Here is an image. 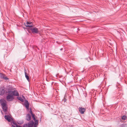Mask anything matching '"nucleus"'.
<instances>
[{
    "label": "nucleus",
    "instance_id": "nucleus-19",
    "mask_svg": "<svg viewBox=\"0 0 127 127\" xmlns=\"http://www.w3.org/2000/svg\"><path fill=\"white\" fill-rule=\"evenodd\" d=\"M32 24V23L31 22H27V25H28V24H29V25H31V24Z\"/></svg>",
    "mask_w": 127,
    "mask_h": 127
},
{
    "label": "nucleus",
    "instance_id": "nucleus-5",
    "mask_svg": "<svg viewBox=\"0 0 127 127\" xmlns=\"http://www.w3.org/2000/svg\"><path fill=\"white\" fill-rule=\"evenodd\" d=\"M8 93H11L12 95H13V96H18L19 95V93H18L17 90H14L13 91H9L8 92Z\"/></svg>",
    "mask_w": 127,
    "mask_h": 127
},
{
    "label": "nucleus",
    "instance_id": "nucleus-21",
    "mask_svg": "<svg viewBox=\"0 0 127 127\" xmlns=\"http://www.w3.org/2000/svg\"><path fill=\"white\" fill-rule=\"evenodd\" d=\"M56 42L58 44H61V43H62L61 42H59V41H57Z\"/></svg>",
    "mask_w": 127,
    "mask_h": 127
},
{
    "label": "nucleus",
    "instance_id": "nucleus-2",
    "mask_svg": "<svg viewBox=\"0 0 127 127\" xmlns=\"http://www.w3.org/2000/svg\"><path fill=\"white\" fill-rule=\"evenodd\" d=\"M0 103L2 106V107L3 111L4 112H6L7 110V107L6 104V101L3 99H0Z\"/></svg>",
    "mask_w": 127,
    "mask_h": 127
},
{
    "label": "nucleus",
    "instance_id": "nucleus-26",
    "mask_svg": "<svg viewBox=\"0 0 127 127\" xmlns=\"http://www.w3.org/2000/svg\"><path fill=\"white\" fill-rule=\"evenodd\" d=\"M1 113H2V111H1Z\"/></svg>",
    "mask_w": 127,
    "mask_h": 127
},
{
    "label": "nucleus",
    "instance_id": "nucleus-14",
    "mask_svg": "<svg viewBox=\"0 0 127 127\" xmlns=\"http://www.w3.org/2000/svg\"><path fill=\"white\" fill-rule=\"evenodd\" d=\"M17 122L18 124L21 125L24 122L23 120H22L21 121H18Z\"/></svg>",
    "mask_w": 127,
    "mask_h": 127
},
{
    "label": "nucleus",
    "instance_id": "nucleus-7",
    "mask_svg": "<svg viewBox=\"0 0 127 127\" xmlns=\"http://www.w3.org/2000/svg\"><path fill=\"white\" fill-rule=\"evenodd\" d=\"M79 112L82 114H83L86 110L85 108L79 107Z\"/></svg>",
    "mask_w": 127,
    "mask_h": 127
},
{
    "label": "nucleus",
    "instance_id": "nucleus-20",
    "mask_svg": "<svg viewBox=\"0 0 127 127\" xmlns=\"http://www.w3.org/2000/svg\"><path fill=\"white\" fill-rule=\"evenodd\" d=\"M30 113L31 114V115H32V114H33L32 113V110H31V109H30Z\"/></svg>",
    "mask_w": 127,
    "mask_h": 127
},
{
    "label": "nucleus",
    "instance_id": "nucleus-18",
    "mask_svg": "<svg viewBox=\"0 0 127 127\" xmlns=\"http://www.w3.org/2000/svg\"><path fill=\"white\" fill-rule=\"evenodd\" d=\"M25 26L26 27H30V28L31 27H33V26H32V25H25Z\"/></svg>",
    "mask_w": 127,
    "mask_h": 127
},
{
    "label": "nucleus",
    "instance_id": "nucleus-23",
    "mask_svg": "<svg viewBox=\"0 0 127 127\" xmlns=\"http://www.w3.org/2000/svg\"><path fill=\"white\" fill-rule=\"evenodd\" d=\"M64 102H65V101H66V99H64Z\"/></svg>",
    "mask_w": 127,
    "mask_h": 127
},
{
    "label": "nucleus",
    "instance_id": "nucleus-4",
    "mask_svg": "<svg viewBox=\"0 0 127 127\" xmlns=\"http://www.w3.org/2000/svg\"><path fill=\"white\" fill-rule=\"evenodd\" d=\"M32 33L38 34L40 33V31L38 30V29L36 27L29 29Z\"/></svg>",
    "mask_w": 127,
    "mask_h": 127
},
{
    "label": "nucleus",
    "instance_id": "nucleus-22",
    "mask_svg": "<svg viewBox=\"0 0 127 127\" xmlns=\"http://www.w3.org/2000/svg\"><path fill=\"white\" fill-rule=\"evenodd\" d=\"M37 125H34L33 127H37Z\"/></svg>",
    "mask_w": 127,
    "mask_h": 127
},
{
    "label": "nucleus",
    "instance_id": "nucleus-10",
    "mask_svg": "<svg viewBox=\"0 0 127 127\" xmlns=\"http://www.w3.org/2000/svg\"><path fill=\"white\" fill-rule=\"evenodd\" d=\"M5 90L3 88H0V95H3L5 93Z\"/></svg>",
    "mask_w": 127,
    "mask_h": 127
},
{
    "label": "nucleus",
    "instance_id": "nucleus-8",
    "mask_svg": "<svg viewBox=\"0 0 127 127\" xmlns=\"http://www.w3.org/2000/svg\"><path fill=\"white\" fill-rule=\"evenodd\" d=\"M31 116L30 114H27L25 117V119L27 121H29L31 120Z\"/></svg>",
    "mask_w": 127,
    "mask_h": 127
},
{
    "label": "nucleus",
    "instance_id": "nucleus-17",
    "mask_svg": "<svg viewBox=\"0 0 127 127\" xmlns=\"http://www.w3.org/2000/svg\"><path fill=\"white\" fill-rule=\"evenodd\" d=\"M32 116V117L33 118V120H36V119L35 118V115L33 114L32 115H31Z\"/></svg>",
    "mask_w": 127,
    "mask_h": 127
},
{
    "label": "nucleus",
    "instance_id": "nucleus-1",
    "mask_svg": "<svg viewBox=\"0 0 127 127\" xmlns=\"http://www.w3.org/2000/svg\"><path fill=\"white\" fill-rule=\"evenodd\" d=\"M12 127H15L12 125V124L15 125L16 127H22L19 125H18L15 122L12 121L11 123ZM34 124V122L33 121H31L29 122L28 123H26L24 124L23 127H32Z\"/></svg>",
    "mask_w": 127,
    "mask_h": 127
},
{
    "label": "nucleus",
    "instance_id": "nucleus-15",
    "mask_svg": "<svg viewBox=\"0 0 127 127\" xmlns=\"http://www.w3.org/2000/svg\"><path fill=\"white\" fill-rule=\"evenodd\" d=\"M127 118V117L125 115H123L122 118V119L124 120H126Z\"/></svg>",
    "mask_w": 127,
    "mask_h": 127
},
{
    "label": "nucleus",
    "instance_id": "nucleus-12",
    "mask_svg": "<svg viewBox=\"0 0 127 127\" xmlns=\"http://www.w3.org/2000/svg\"><path fill=\"white\" fill-rule=\"evenodd\" d=\"M25 105L27 109H29V103L28 100H25Z\"/></svg>",
    "mask_w": 127,
    "mask_h": 127
},
{
    "label": "nucleus",
    "instance_id": "nucleus-13",
    "mask_svg": "<svg viewBox=\"0 0 127 127\" xmlns=\"http://www.w3.org/2000/svg\"><path fill=\"white\" fill-rule=\"evenodd\" d=\"M17 98L19 100H20L22 102H23L24 101V100L23 99H22L21 97H20V96L17 97Z\"/></svg>",
    "mask_w": 127,
    "mask_h": 127
},
{
    "label": "nucleus",
    "instance_id": "nucleus-3",
    "mask_svg": "<svg viewBox=\"0 0 127 127\" xmlns=\"http://www.w3.org/2000/svg\"><path fill=\"white\" fill-rule=\"evenodd\" d=\"M8 93L6 97V100L8 101H12L14 99V98L11 93Z\"/></svg>",
    "mask_w": 127,
    "mask_h": 127
},
{
    "label": "nucleus",
    "instance_id": "nucleus-24",
    "mask_svg": "<svg viewBox=\"0 0 127 127\" xmlns=\"http://www.w3.org/2000/svg\"><path fill=\"white\" fill-rule=\"evenodd\" d=\"M69 54H68L67 56H69V57L70 56V57H71V56H70V55H69Z\"/></svg>",
    "mask_w": 127,
    "mask_h": 127
},
{
    "label": "nucleus",
    "instance_id": "nucleus-16",
    "mask_svg": "<svg viewBox=\"0 0 127 127\" xmlns=\"http://www.w3.org/2000/svg\"><path fill=\"white\" fill-rule=\"evenodd\" d=\"M34 125H38V120H36V119L35 120H34Z\"/></svg>",
    "mask_w": 127,
    "mask_h": 127
},
{
    "label": "nucleus",
    "instance_id": "nucleus-9",
    "mask_svg": "<svg viewBox=\"0 0 127 127\" xmlns=\"http://www.w3.org/2000/svg\"><path fill=\"white\" fill-rule=\"evenodd\" d=\"M4 118L5 119L10 122L12 120V119L8 115H5Z\"/></svg>",
    "mask_w": 127,
    "mask_h": 127
},
{
    "label": "nucleus",
    "instance_id": "nucleus-6",
    "mask_svg": "<svg viewBox=\"0 0 127 127\" xmlns=\"http://www.w3.org/2000/svg\"><path fill=\"white\" fill-rule=\"evenodd\" d=\"M0 78L6 80H8L9 78H7L6 75L4 74L0 73Z\"/></svg>",
    "mask_w": 127,
    "mask_h": 127
},
{
    "label": "nucleus",
    "instance_id": "nucleus-25",
    "mask_svg": "<svg viewBox=\"0 0 127 127\" xmlns=\"http://www.w3.org/2000/svg\"><path fill=\"white\" fill-rule=\"evenodd\" d=\"M63 50V48H61V49H60V50H61V51H62V50Z\"/></svg>",
    "mask_w": 127,
    "mask_h": 127
},
{
    "label": "nucleus",
    "instance_id": "nucleus-11",
    "mask_svg": "<svg viewBox=\"0 0 127 127\" xmlns=\"http://www.w3.org/2000/svg\"><path fill=\"white\" fill-rule=\"evenodd\" d=\"M24 72L25 73V76L26 78L27 79V80L28 81H30V79H29V76H28V74L27 73V70L26 69H25L24 70Z\"/></svg>",
    "mask_w": 127,
    "mask_h": 127
}]
</instances>
